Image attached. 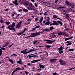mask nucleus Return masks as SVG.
<instances>
[{
    "label": "nucleus",
    "instance_id": "nucleus-40",
    "mask_svg": "<svg viewBox=\"0 0 75 75\" xmlns=\"http://www.w3.org/2000/svg\"><path fill=\"white\" fill-rule=\"evenodd\" d=\"M4 27H5V25H3L1 27V28H4Z\"/></svg>",
    "mask_w": 75,
    "mask_h": 75
},
{
    "label": "nucleus",
    "instance_id": "nucleus-19",
    "mask_svg": "<svg viewBox=\"0 0 75 75\" xmlns=\"http://www.w3.org/2000/svg\"><path fill=\"white\" fill-rule=\"evenodd\" d=\"M51 23L50 21H47L45 23V24L46 25H50Z\"/></svg>",
    "mask_w": 75,
    "mask_h": 75
},
{
    "label": "nucleus",
    "instance_id": "nucleus-27",
    "mask_svg": "<svg viewBox=\"0 0 75 75\" xmlns=\"http://www.w3.org/2000/svg\"><path fill=\"white\" fill-rule=\"evenodd\" d=\"M15 70H16V71H17L18 70H20L21 69V68L20 67H17L15 69Z\"/></svg>",
    "mask_w": 75,
    "mask_h": 75
},
{
    "label": "nucleus",
    "instance_id": "nucleus-36",
    "mask_svg": "<svg viewBox=\"0 0 75 75\" xmlns=\"http://www.w3.org/2000/svg\"><path fill=\"white\" fill-rule=\"evenodd\" d=\"M47 18H48V19L46 20V21H50V18L49 16H47Z\"/></svg>",
    "mask_w": 75,
    "mask_h": 75
},
{
    "label": "nucleus",
    "instance_id": "nucleus-5",
    "mask_svg": "<svg viewBox=\"0 0 75 75\" xmlns=\"http://www.w3.org/2000/svg\"><path fill=\"white\" fill-rule=\"evenodd\" d=\"M6 28H8V30H11V31H15L16 29L13 28V27L11 26V25H9L8 27H6Z\"/></svg>",
    "mask_w": 75,
    "mask_h": 75
},
{
    "label": "nucleus",
    "instance_id": "nucleus-60",
    "mask_svg": "<svg viewBox=\"0 0 75 75\" xmlns=\"http://www.w3.org/2000/svg\"><path fill=\"white\" fill-rule=\"evenodd\" d=\"M66 17H69V14H66Z\"/></svg>",
    "mask_w": 75,
    "mask_h": 75
},
{
    "label": "nucleus",
    "instance_id": "nucleus-21",
    "mask_svg": "<svg viewBox=\"0 0 75 75\" xmlns=\"http://www.w3.org/2000/svg\"><path fill=\"white\" fill-rule=\"evenodd\" d=\"M17 63H18L19 64H20V65H23V62H22V61H18L17 62Z\"/></svg>",
    "mask_w": 75,
    "mask_h": 75
},
{
    "label": "nucleus",
    "instance_id": "nucleus-6",
    "mask_svg": "<svg viewBox=\"0 0 75 75\" xmlns=\"http://www.w3.org/2000/svg\"><path fill=\"white\" fill-rule=\"evenodd\" d=\"M59 62L61 65H65L67 64V61H64L61 59L59 60Z\"/></svg>",
    "mask_w": 75,
    "mask_h": 75
},
{
    "label": "nucleus",
    "instance_id": "nucleus-3",
    "mask_svg": "<svg viewBox=\"0 0 75 75\" xmlns=\"http://www.w3.org/2000/svg\"><path fill=\"white\" fill-rule=\"evenodd\" d=\"M52 22L54 25H59V24L60 25V26H62L63 25V23L60 21H58L57 22L55 21H53Z\"/></svg>",
    "mask_w": 75,
    "mask_h": 75
},
{
    "label": "nucleus",
    "instance_id": "nucleus-54",
    "mask_svg": "<svg viewBox=\"0 0 75 75\" xmlns=\"http://www.w3.org/2000/svg\"><path fill=\"white\" fill-rule=\"evenodd\" d=\"M57 75V74L56 72L53 73V75Z\"/></svg>",
    "mask_w": 75,
    "mask_h": 75
},
{
    "label": "nucleus",
    "instance_id": "nucleus-17",
    "mask_svg": "<svg viewBox=\"0 0 75 75\" xmlns=\"http://www.w3.org/2000/svg\"><path fill=\"white\" fill-rule=\"evenodd\" d=\"M24 1V0H23V1H22L21 0H20L19 1V2L21 4V5H23V4H24V3H23V2Z\"/></svg>",
    "mask_w": 75,
    "mask_h": 75
},
{
    "label": "nucleus",
    "instance_id": "nucleus-24",
    "mask_svg": "<svg viewBox=\"0 0 75 75\" xmlns=\"http://www.w3.org/2000/svg\"><path fill=\"white\" fill-rule=\"evenodd\" d=\"M38 57V56H36V55H33V56H29V58H33V57Z\"/></svg>",
    "mask_w": 75,
    "mask_h": 75
},
{
    "label": "nucleus",
    "instance_id": "nucleus-48",
    "mask_svg": "<svg viewBox=\"0 0 75 75\" xmlns=\"http://www.w3.org/2000/svg\"><path fill=\"white\" fill-rule=\"evenodd\" d=\"M51 40H44V41H51Z\"/></svg>",
    "mask_w": 75,
    "mask_h": 75
},
{
    "label": "nucleus",
    "instance_id": "nucleus-11",
    "mask_svg": "<svg viewBox=\"0 0 75 75\" xmlns=\"http://www.w3.org/2000/svg\"><path fill=\"white\" fill-rule=\"evenodd\" d=\"M66 34V33L63 32H59L58 33V35H65Z\"/></svg>",
    "mask_w": 75,
    "mask_h": 75
},
{
    "label": "nucleus",
    "instance_id": "nucleus-18",
    "mask_svg": "<svg viewBox=\"0 0 75 75\" xmlns=\"http://www.w3.org/2000/svg\"><path fill=\"white\" fill-rule=\"evenodd\" d=\"M24 4V5H25H25L28 6H29V2H28V1L25 2L24 4Z\"/></svg>",
    "mask_w": 75,
    "mask_h": 75
},
{
    "label": "nucleus",
    "instance_id": "nucleus-7",
    "mask_svg": "<svg viewBox=\"0 0 75 75\" xmlns=\"http://www.w3.org/2000/svg\"><path fill=\"white\" fill-rule=\"evenodd\" d=\"M22 23H23V21H21L19 22L16 26V28L19 29L20 28V27H21V24Z\"/></svg>",
    "mask_w": 75,
    "mask_h": 75
},
{
    "label": "nucleus",
    "instance_id": "nucleus-28",
    "mask_svg": "<svg viewBox=\"0 0 75 75\" xmlns=\"http://www.w3.org/2000/svg\"><path fill=\"white\" fill-rule=\"evenodd\" d=\"M43 30L44 31H50V30L48 28L43 29Z\"/></svg>",
    "mask_w": 75,
    "mask_h": 75
},
{
    "label": "nucleus",
    "instance_id": "nucleus-10",
    "mask_svg": "<svg viewBox=\"0 0 75 75\" xmlns=\"http://www.w3.org/2000/svg\"><path fill=\"white\" fill-rule=\"evenodd\" d=\"M57 60L56 59H52L50 60V63H54L57 61Z\"/></svg>",
    "mask_w": 75,
    "mask_h": 75
},
{
    "label": "nucleus",
    "instance_id": "nucleus-23",
    "mask_svg": "<svg viewBox=\"0 0 75 75\" xmlns=\"http://www.w3.org/2000/svg\"><path fill=\"white\" fill-rule=\"evenodd\" d=\"M23 11L25 13H27L28 11V10H27L25 8H24L23 9Z\"/></svg>",
    "mask_w": 75,
    "mask_h": 75
},
{
    "label": "nucleus",
    "instance_id": "nucleus-29",
    "mask_svg": "<svg viewBox=\"0 0 75 75\" xmlns=\"http://www.w3.org/2000/svg\"><path fill=\"white\" fill-rule=\"evenodd\" d=\"M66 4H67L68 6H70V4H69V2L67 1H65Z\"/></svg>",
    "mask_w": 75,
    "mask_h": 75
},
{
    "label": "nucleus",
    "instance_id": "nucleus-13",
    "mask_svg": "<svg viewBox=\"0 0 75 75\" xmlns=\"http://www.w3.org/2000/svg\"><path fill=\"white\" fill-rule=\"evenodd\" d=\"M69 7H70L69 8L70 9H71V8H74V3H71L70 4Z\"/></svg>",
    "mask_w": 75,
    "mask_h": 75
},
{
    "label": "nucleus",
    "instance_id": "nucleus-30",
    "mask_svg": "<svg viewBox=\"0 0 75 75\" xmlns=\"http://www.w3.org/2000/svg\"><path fill=\"white\" fill-rule=\"evenodd\" d=\"M54 27L53 26H51L50 27V28H49V30H54Z\"/></svg>",
    "mask_w": 75,
    "mask_h": 75
},
{
    "label": "nucleus",
    "instance_id": "nucleus-31",
    "mask_svg": "<svg viewBox=\"0 0 75 75\" xmlns=\"http://www.w3.org/2000/svg\"><path fill=\"white\" fill-rule=\"evenodd\" d=\"M8 61L9 62H14V61L13 60V59H8Z\"/></svg>",
    "mask_w": 75,
    "mask_h": 75
},
{
    "label": "nucleus",
    "instance_id": "nucleus-50",
    "mask_svg": "<svg viewBox=\"0 0 75 75\" xmlns=\"http://www.w3.org/2000/svg\"><path fill=\"white\" fill-rule=\"evenodd\" d=\"M7 45H6V44L5 45H3V46H2V48H4V47H6V46H7Z\"/></svg>",
    "mask_w": 75,
    "mask_h": 75
},
{
    "label": "nucleus",
    "instance_id": "nucleus-33",
    "mask_svg": "<svg viewBox=\"0 0 75 75\" xmlns=\"http://www.w3.org/2000/svg\"><path fill=\"white\" fill-rule=\"evenodd\" d=\"M15 23H14V22H13L12 23L11 26L13 27V28H14V26H15Z\"/></svg>",
    "mask_w": 75,
    "mask_h": 75
},
{
    "label": "nucleus",
    "instance_id": "nucleus-42",
    "mask_svg": "<svg viewBox=\"0 0 75 75\" xmlns=\"http://www.w3.org/2000/svg\"><path fill=\"white\" fill-rule=\"evenodd\" d=\"M0 22L1 23L3 24V23H4L3 21V20L1 19V20H0Z\"/></svg>",
    "mask_w": 75,
    "mask_h": 75
},
{
    "label": "nucleus",
    "instance_id": "nucleus-51",
    "mask_svg": "<svg viewBox=\"0 0 75 75\" xmlns=\"http://www.w3.org/2000/svg\"><path fill=\"white\" fill-rule=\"evenodd\" d=\"M75 67H74L73 68H71V69H69V70L70 71L71 70H72V69H75Z\"/></svg>",
    "mask_w": 75,
    "mask_h": 75
},
{
    "label": "nucleus",
    "instance_id": "nucleus-52",
    "mask_svg": "<svg viewBox=\"0 0 75 75\" xmlns=\"http://www.w3.org/2000/svg\"><path fill=\"white\" fill-rule=\"evenodd\" d=\"M48 12V11H47L46 12H45L44 14V15H45V16H47V13Z\"/></svg>",
    "mask_w": 75,
    "mask_h": 75
},
{
    "label": "nucleus",
    "instance_id": "nucleus-59",
    "mask_svg": "<svg viewBox=\"0 0 75 75\" xmlns=\"http://www.w3.org/2000/svg\"><path fill=\"white\" fill-rule=\"evenodd\" d=\"M71 42V41H67L66 42V43H69V42Z\"/></svg>",
    "mask_w": 75,
    "mask_h": 75
},
{
    "label": "nucleus",
    "instance_id": "nucleus-43",
    "mask_svg": "<svg viewBox=\"0 0 75 75\" xmlns=\"http://www.w3.org/2000/svg\"><path fill=\"white\" fill-rule=\"evenodd\" d=\"M35 30H36V29L35 28H34L32 29L31 31H35Z\"/></svg>",
    "mask_w": 75,
    "mask_h": 75
},
{
    "label": "nucleus",
    "instance_id": "nucleus-58",
    "mask_svg": "<svg viewBox=\"0 0 75 75\" xmlns=\"http://www.w3.org/2000/svg\"><path fill=\"white\" fill-rule=\"evenodd\" d=\"M25 74H26V75H28V72H27L26 71H25Z\"/></svg>",
    "mask_w": 75,
    "mask_h": 75
},
{
    "label": "nucleus",
    "instance_id": "nucleus-41",
    "mask_svg": "<svg viewBox=\"0 0 75 75\" xmlns=\"http://www.w3.org/2000/svg\"><path fill=\"white\" fill-rule=\"evenodd\" d=\"M37 42V40H35L34 41V42H33V44L34 45L35 44H36Z\"/></svg>",
    "mask_w": 75,
    "mask_h": 75
},
{
    "label": "nucleus",
    "instance_id": "nucleus-8",
    "mask_svg": "<svg viewBox=\"0 0 75 75\" xmlns=\"http://www.w3.org/2000/svg\"><path fill=\"white\" fill-rule=\"evenodd\" d=\"M53 18H57V19L59 20H61V21H62V19H61L59 17H58V16L56 15H53Z\"/></svg>",
    "mask_w": 75,
    "mask_h": 75
},
{
    "label": "nucleus",
    "instance_id": "nucleus-38",
    "mask_svg": "<svg viewBox=\"0 0 75 75\" xmlns=\"http://www.w3.org/2000/svg\"><path fill=\"white\" fill-rule=\"evenodd\" d=\"M21 69L20 70H24V67H22V66H21Z\"/></svg>",
    "mask_w": 75,
    "mask_h": 75
},
{
    "label": "nucleus",
    "instance_id": "nucleus-44",
    "mask_svg": "<svg viewBox=\"0 0 75 75\" xmlns=\"http://www.w3.org/2000/svg\"><path fill=\"white\" fill-rule=\"evenodd\" d=\"M26 30H27V28H25L23 31L22 32L23 33H24L25 32V31H26Z\"/></svg>",
    "mask_w": 75,
    "mask_h": 75
},
{
    "label": "nucleus",
    "instance_id": "nucleus-14",
    "mask_svg": "<svg viewBox=\"0 0 75 75\" xmlns=\"http://www.w3.org/2000/svg\"><path fill=\"white\" fill-rule=\"evenodd\" d=\"M60 8H62L63 9H64V10H67V6H61L60 7Z\"/></svg>",
    "mask_w": 75,
    "mask_h": 75
},
{
    "label": "nucleus",
    "instance_id": "nucleus-63",
    "mask_svg": "<svg viewBox=\"0 0 75 75\" xmlns=\"http://www.w3.org/2000/svg\"><path fill=\"white\" fill-rule=\"evenodd\" d=\"M63 12H64V13H66L67 11L65 10H63Z\"/></svg>",
    "mask_w": 75,
    "mask_h": 75
},
{
    "label": "nucleus",
    "instance_id": "nucleus-39",
    "mask_svg": "<svg viewBox=\"0 0 75 75\" xmlns=\"http://www.w3.org/2000/svg\"><path fill=\"white\" fill-rule=\"evenodd\" d=\"M69 38H66L65 39V41H67V40H69Z\"/></svg>",
    "mask_w": 75,
    "mask_h": 75
},
{
    "label": "nucleus",
    "instance_id": "nucleus-12",
    "mask_svg": "<svg viewBox=\"0 0 75 75\" xmlns=\"http://www.w3.org/2000/svg\"><path fill=\"white\" fill-rule=\"evenodd\" d=\"M41 59H38V60H34L33 61H31L30 62L34 64L35 63V62H38V61H40Z\"/></svg>",
    "mask_w": 75,
    "mask_h": 75
},
{
    "label": "nucleus",
    "instance_id": "nucleus-45",
    "mask_svg": "<svg viewBox=\"0 0 75 75\" xmlns=\"http://www.w3.org/2000/svg\"><path fill=\"white\" fill-rule=\"evenodd\" d=\"M35 54H31L30 55H28V56H27V57H29V56H31V55H34Z\"/></svg>",
    "mask_w": 75,
    "mask_h": 75
},
{
    "label": "nucleus",
    "instance_id": "nucleus-9",
    "mask_svg": "<svg viewBox=\"0 0 75 75\" xmlns=\"http://www.w3.org/2000/svg\"><path fill=\"white\" fill-rule=\"evenodd\" d=\"M63 48V47L62 46H61L60 48H58L59 50V54H62L64 52V51H62V49Z\"/></svg>",
    "mask_w": 75,
    "mask_h": 75
},
{
    "label": "nucleus",
    "instance_id": "nucleus-32",
    "mask_svg": "<svg viewBox=\"0 0 75 75\" xmlns=\"http://www.w3.org/2000/svg\"><path fill=\"white\" fill-rule=\"evenodd\" d=\"M45 47L47 48H51V45H45Z\"/></svg>",
    "mask_w": 75,
    "mask_h": 75
},
{
    "label": "nucleus",
    "instance_id": "nucleus-4",
    "mask_svg": "<svg viewBox=\"0 0 75 75\" xmlns=\"http://www.w3.org/2000/svg\"><path fill=\"white\" fill-rule=\"evenodd\" d=\"M29 6L30 7H27V8L29 10H33V11H34L35 10V9H34V8H33V4H32V3H29Z\"/></svg>",
    "mask_w": 75,
    "mask_h": 75
},
{
    "label": "nucleus",
    "instance_id": "nucleus-20",
    "mask_svg": "<svg viewBox=\"0 0 75 75\" xmlns=\"http://www.w3.org/2000/svg\"><path fill=\"white\" fill-rule=\"evenodd\" d=\"M39 68H40V69H41V68H45V67L43 65H42L41 64H39Z\"/></svg>",
    "mask_w": 75,
    "mask_h": 75
},
{
    "label": "nucleus",
    "instance_id": "nucleus-1",
    "mask_svg": "<svg viewBox=\"0 0 75 75\" xmlns=\"http://www.w3.org/2000/svg\"><path fill=\"white\" fill-rule=\"evenodd\" d=\"M43 33V32H36L35 33H31L30 34L31 35L28 36V38H31V37H35L36 36H38L39 35H40V34Z\"/></svg>",
    "mask_w": 75,
    "mask_h": 75
},
{
    "label": "nucleus",
    "instance_id": "nucleus-35",
    "mask_svg": "<svg viewBox=\"0 0 75 75\" xmlns=\"http://www.w3.org/2000/svg\"><path fill=\"white\" fill-rule=\"evenodd\" d=\"M66 29L64 30V31H69V28H66Z\"/></svg>",
    "mask_w": 75,
    "mask_h": 75
},
{
    "label": "nucleus",
    "instance_id": "nucleus-26",
    "mask_svg": "<svg viewBox=\"0 0 75 75\" xmlns=\"http://www.w3.org/2000/svg\"><path fill=\"white\" fill-rule=\"evenodd\" d=\"M5 23L7 25H8L10 24V22L9 21H6L5 22Z\"/></svg>",
    "mask_w": 75,
    "mask_h": 75
},
{
    "label": "nucleus",
    "instance_id": "nucleus-37",
    "mask_svg": "<svg viewBox=\"0 0 75 75\" xmlns=\"http://www.w3.org/2000/svg\"><path fill=\"white\" fill-rule=\"evenodd\" d=\"M23 34V32L22 33H18L17 35H22V34Z\"/></svg>",
    "mask_w": 75,
    "mask_h": 75
},
{
    "label": "nucleus",
    "instance_id": "nucleus-57",
    "mask_svg": "<svg viewBox=\"0 0 75 75\" xmlns=\"http://www.w3.org/2000/svg\"><path fill=\"white\" fill-rule=\"evenodd\" d=\"M32 71H34L35 69H34V68L33 67L32 68Z\"/></svg>",
    "mask_w": 75,
    "mask_h": 75
},
{
    "label": "nucleus",
    "instance_id": "nucleus-25",
    "mask_svg": "<svg viewBox=\"0 0 75 75\" xmlns=\"http://www.w3.org/2000/svg\"><path fill=\"white\" fill-rule=\"evenodd\" d=\"M42 20H43V17H42L39 20L40 23H42Z\"/></svg>",
    "mask_w": 75,
    "mask_h": 75
},
{
    "label": "nucleus",
    "instance_id": "nucleus-53",
    "mask_svg": "<svg viewBox=\"0 0 75 75\" xmlns=\"http://www.w3.org/2000/svg\"><path fill=\"white\" fill-rule=\"evenodd\" d=\"M73 38H74L73 37V36L71 37L70 38H69V40H71V39Z\"/></svg>",
    "mask_w": 75,
    "mask_h": 75
},
{
    "label": "nucleus",
    "instance_id": "nucleus-64",
    "mask_svg": "<svg viewBox=\"0 0 75 75\" xmlns=\"http://www.w3.org/2000/svg\"><path fill=\"white\" fill-rule=\"evenodd\" d=\"M43 24H45V21H43Z\"/></svg>",
    "mask_w": 75,
    "mask_h": 75
},
{
    "label": "nucleus",
    "instance_id": "nucleus-22",
    "mask_svg": "<svg viewBox=\"0 0 75 75\" xmlns=\"http://www.w3.org/2000/svg\"><path fill=\"white\" fill-rule=\"evenodd\" d=\"M55 41V40H52V41H47L46 42V43L47 44H50V43H52V42H54Z\"/></svg>",
    "mask_w": 75,
    "mask_h": 75
},
{
    "label": "nucleus",
    "instance_id": "nucleus-61",
    "mask_svg": "<svg viewBox=\"0 0 75 75\" xmlns=\"http://www.w3.org/2000/svg\"><path fill=\"white\" fill-rule=\"evenodd\" d=\"M38 20V19L37 18L35 19V21H37V20Z\"/></svg>",
    "mask_w": 75,
    "mask_h": 75
},
{
    "label": "nucleus",
    "instance_id": "nucleus-46",
    "mask_svg": "<svg viewBox=\"0 0 75 75\" xmlns=\"http://www.w3.org/2000/svg\"><path fill=\"white\" fill-rule=\"evenodd\" d=\"M34 4H35L36 7H38V4H37L36 3Z\"/></svg>",
    "mask_w": 75,
    "mask_h": 75
},
{
    "label": "nucleus",
    "instance_id": "nucleus-49",
    "mask_svg": "<svg viewBox=\"0 0 75 75\" xmlns=\"http://www.w3.org/2000/svg\"><path fill=\"white\" fill-rule=\"evenodd\" d=\"M40 26L39 25L37 26H36V27H35V28H40Z\"/></svg>",
    "mask_w": 75,
    "mask_h": 75
},
{
    "label": "nucleus",
    "instance_id": "nucleus-55",
    "mask_svg": "<svg viewBox=\"0 0 75 75\" xmlns=\"http://www.w3.org/2000/svg\"><path fill=\"white\" fill-rule=\"evenodd\" d=\"M42 71V69H38L36 70V71Z\"/></svg>",
    "mask_w": 75,
    "mask_h": 75
},
{
    "label": "nucleus",
    "instance_id": "nucleus-15",
    "mask_svg": "<svg viewBox=\"0 0 75 75\" xmlns=\"http://www.w3.org/2000/svg\"><path fill=\"white\" fill-rule=\"evenodd\" d=\"M6 50L5 48H1L0 49V56H1L2 54V50Z\"/></svg>",
    "mask_w": 75,
    "mask_h": 75
},
{
    "label": "nucleus",
    "instance_id": "nucleus-47",
    "mask_svg": "<svg viewBox=\"0 0 75 75\" xmlns=\"http://www.w3.org/2000/svg\"><path fill=\"white\" fill-rule=\"evenodd\" d=\"M6 45H8V44H9V42H8V41H7L6 42Z\"/></svg>",
    "mask_w": 75,
    "mask_h": 75
},
{
    "label": "nucleus",
    "instance_id": "nucleus-2",
    "mask_svg": "<svg viewBox=\"0 0 75 75\" xmlns=\"http://www.w3.org/2000/svg\"><path fill=\"white\" fill-rule=\"evenodd\" d=\"M27 50V49H26L25 50H23L21 51V52L22 54H28V53H30V52H32V51H36V50L31 49L30 50H29L28 51L26 52Z\"/></svg>",
    "mask_w": 75,
    "mask_h": 75
},
{
    "label": "nucleus",
    "instance_id": "nucleus-16",
    "mask_svg": "<svg viewBox=\"0 0 75 75\" xmlns=\"http://www.w3.org/2000/svg\"><path fill=\"white\" fill-rule=\"evenodd\" d=\"M13 4H15V6H17L18 5V4L17 3V0H16L15 1H13Z\"/></svg>",
    "mask_w": 75,
    "mask_h": 75
},
{
    "label": "nucleus",
    "instance_id": "nucleus-62",
    "mask_svg": "<svg viewBox=\"0 0 75 75\" xmlns=\"http://www.w3.org/2000/svg\"><path fill=\"white\" fill-rule=\"evenodd\" d=\"M58 1V0H55V3L56 4L57 3V2Z\"/></svg>",
    "mask_w": 75,
    "mask_h": 75
},
{
    "label": "nucleus",
    "instance_id": "nucleus-56",
    "mask_svg": "<svg viewBox=\"0 0 75 75\" xmlns=\"http://www.w3.org/2000/svg\"><path fill=\"white\" fill-rule=\"evenodd\" d=\"M18 11H19V12H21V11H22V9H20L19 10H18Z\"/></svg>",
    "mask_w": 75,
    "mask_h": 75
},
{
    "label": "nucleus",
    "instance_id": "nucleus-34",
    "mask_svg": "<svg viewBox=\"0 0 75 75\" xmlns=\"http://www.w3.org/2000/svg\"><path fill=\"white\" fill-rule=\"evenodd\" d=\"M74 51V49H70L69 50V51Z\"/></svg>",
    "mask_w": 75,
    "mask_h": 75
}]
</instances>
